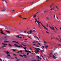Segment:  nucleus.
Segmentation results:
<instances>
[{
    "instance_id": "1",
    "label": "nucleus",
    "mask_w": 61,
    "mask_h": 61,
    "mask_svg": "<svg viewBox=\"0 0 61 61\" xmlns=\"http://www.w3.org/2000/svg\"><path fill=\"white\" fill-rule=\"evenodd\" d=\"M35 49H36V50H35L36 51H35L36 54H37L38 52H40V51H39V50H40V49L38 48H35Z\"/></svg>"
},
{
    "instance_id": "2",
    "label": "nucleus",
    "mask_w": 61,
    "mask_h": 61,
    "mask_svg": "<svg viewBox=\"0 0 61 61\" xmlns=\"http://www.w3.org/2000/svg\"><path fill=\"white\" fill-rule=\"evenodd\" d=\"M23 48H24V49H25V52H30V53H31V52H30V51H27V50H28V49H26L27 48V47H23Z\"/></svg>"
},
{
    "instance_id": "3",
    "label": "nucleus",
    "mask_w": 61,
    "mask_h": 61,
    "mask_svg": "<svg viewBox=\"0 0 61 61\" xmlns=\"http://www.w3.org/2000/svg\"><path fill=\"white\" fill-rule=\"evenodd\" d=\"M40 23V24H41V25H42L43 26V27H44L45 29H46L47 31H48V29H47V28L44 25H43L42 24L41 22Z\"/></svg>"
},
{
    "instance_id": "4",
    "label": "nucleus",
    "mask_w": 61,
    "mask_h": 61,
    "mask_svg": "<svg viewBox=\"0 0 61 61\" xmlns=\"http://www.w3.org/2000/svg\"><path fill=\"white\" fill-rule=\"evenodd\" d=\"M37 24H38V26H39V28H41V27H40V23L39 21H37Z\"/></svg>"
},
{
    "instance_id": "5",
    "label": "nucleus",
    "mask_w": 61,
    "mask_h": 61,
    "mask_svg": "<svg viewBox=\"0 0 61 61\" xmlns=\"http://www.w3.org/2000/svg\"><path fill=\"white\" fill-rule=\"evenodd\" d=\"M49 27L51 29H53V30H55V29H54L53 26H52V27H51L49 26Z\"/></svg>"
},
{
    "instance_id": "6",
    "label": "nucleus",
    "mask_w": 61,
    "mask_h": 61,
    "mask_svg": "<svg viewBox=\"0 0 61 61\" xmlns=\"http://www.w3.org/2000/svg\"><path fill=\"white\" fill-rule=\"evenodd\" d=\"M55 9V7H53L51 8L50 9V11H52V10H54Z\"/></svg>"
},
{
    "instance_id": "7",
    "label": "nucleus",
    "mask_w": 61,
    "mask_h": 61,
    "mask_svg": "<svg viewBox=\"0 0 61 61\" xmlns=\"http://www.w3.org/2000/svg\"><path fill=\"white\" fill-rule=\"evenodd\" d=\"M2 44L4 45V46H2L1 47V48H3V47H4V46L5 47V46H6L7 45V44H5L3 43H2Z\"/></svg>"
},
{
    "instance_id": "8",
    "label": "nucleus",
    "mask_w": 61,
    "mask_h": 61,
    "mask_svg": "<svg viewBox=\"0 0 61 61\" xmlns=\"http://www.w3.org/2000/svg\"><path fill=\"white\" fill-rule=\"evenodd\" d=\"M0 32L1 34H3V35H5V34L4 33H3V31L2 30H0Z\"/></svg>"
},
{
    "instance_id": "9",
    "label": "nucleus",
    "mask_w": 61,
    "mask_h": 61,
    "mask_svg": "<svg viewBox=\"0 0 61 61\" xmlns=\"http://www.w3.org/2000/svg\"><path fill=\"white\" fill-rule=\"evenodd\" d=\"M32 17L33 18H35V17H36V15L35 14L34 15H32Z\"/></svg>"
},
{
    "instance_id": "10",
    "label": "nucleus",
    "mask_w": 61,
    "mask_h": 61,
    "mask_svg": "<svg viewBox=\"0 0 61 61\" xmlns=\"http://www.w3.org/2000/svg\"><path fill=\"white\" fill-rule=\"evenodd\" d=\"M16 37H17V38H22V37H20L19 36H16Z\"/></svg>"
},
{
    "instance_id": "11",
    "label": "nucleus",
    "mask_w": 61,
    "mask_h": 61,
    "mask_svg": "<svg viewBox=\"0 0 61 61\" xmlns=\"http://www.w3.org/2000/svg\"><path fill=\"white\" fill-rule=\"evenodd\" d=\"M14 46H17V47H20V46H18V45H17L16 44H14Z\"/></svg>"
},
{
    "instance_id": "12",
    "label": "nucleus",
    "mask_w": 61,
    "mask_h": 61,
    "mask_svg": "<svg viewBox=\"0 0 61 61\" xmlns=\"http://www.w3.org/2000/svg\"><path fill=\"white\" fill-rule=\"evenodd\" d=\"M52 55V53H51L50 54H49V57H51V55Z\"/></svg>"
},
{
    "instance_id": "13",
    "label": "nucleus",
    "mask_w": 61,
    "mask_h": 61,
    "mask_svg": "<svg viewBox=\"0 0 61 61\" xmlns=\"http://www.w3.org/2000/svg\"><path fill=\"white\" fill-rule=\"evenodd\" d=\"M53 5H54V3H52L51 4V5L50 6V8H51V7H52L53 6Z\"/></svg>"
},
{
    "instance_id": "14",
    "label": "nucleus",
    "mask_w": 61,
    "mask_h": 61,
    "mask_svg": "<svg viewBox=\"0 0 61 61\" xmlns=\"http://www.w3.org/2000/svg\"><path fill=\"white\" fill-rule=\"evenodd\" d=\"M36 42H37V43L38 42V41H34V42H33L32 43H36Z\"/></svg>"
},
{
    "instance_id": "15",
    "label": "nucleus",
    "mask_w": 61,
    "mask_h": 61,
    "mask_svg": "<svg viewBox=\"0 0 61 61\" xmlns=\"http://www.w3.org/2000/svg\"><path fill=\"white\" fill-rule=\"evenodd\" d=\"M29 32H30V34H31L32 33H33V31H32V30H30L29 31Z\"/></svg>"
},
{
    "instance_id": "16",
    "label": "nucleus",
    "mask_w": 61,
    "mask_h": 61,
    "mask_svg": "<svg viewBox=\"0 0 61 61\" xmlns=\"http://www.w3.org/2000/svg\"><path fill=\"white\" fill-rule=\"evenodd\" d=\"M53 58H54V59H56V57H55V56L54 55H53Z\"/></svg>"
},
{
    "instance_id": "17",
    "label": "nucleus",
    "mask_w": 61,
    "mask_h": 61,
    "mask_svg": "<svg viewBox=\"0 0 61 61\" xmlns=\"http://www.w3.org/2000/svg\"><path fill=\"white\" fill-rule=\"evenodd\" d=\"M35 20L36 23V22H37V19H36V18H35Z\"/></svg>"
},
{
    "instance_id": "18",
    "label": "nucleus",
    "mask_w": 61,
    "mask_h": 61,
    "mask_svg": "<svg viewBox=\"0 0 61 61\" xmlns=\"http://www.w3.org/2000/svg\"><path fill=\"white\" fill-rule=\"evenodd\" d=\"M34 37H35L37 39H38V40H39V38H38L37 37H36V36H34Z\"/></svg>"
},
{
    "instance_id": "19",
    "label": "nucleus",
    "mask_w": 61,
    "mask_h": 61,
    "mask_svg": "<svg viewBox=\"0 0 61 61\" xmlns=\"http://www.w3.org/2000/svg\"><path fill=\"white\" fill-rule=\"evenodd\" d=\"M54 54L55 56H56V55H58V54L56 52V53H54Z\"/></svg>"
},
{
    "instance_id": "20",
    "label": "nucleus",
    "mask_w": 61,
    "mask_h": 61,
    "mask_svg": "<svg viewBox=\"0 0 61 61\" xmlns=\"http://www.w3.org/2000/svg\"><path fill=\"white\" fill-rule=\"evenodd\" d=\"M6 54H7V55H9V54H10V53H9V52L8 51H7L6 52Z\"/></svg>"
},
{
    "instance_id": "21",
    "label": "nucleus",
    "mask_w": 61,
    "mask_h": 61,
    "mask_svg": "<svg viewBox=\"0 0 61 61\" xmlns=\"http://www.w3.org/2000/svg\"><path fill=\"white\" fill-rule=\"evenodd\" d=\"M19 52H20V53H22V51H18V52H17V53H19Z\"/></svg>"
},
{
    "instance_id": "22",
    "label": "nucleus",
    "mask_w": 61,
    "mask_h": 61,
    "mask_svg": "<svg viewBox=\"0 0 61 61\" xmlns=\"http://www.w3.org/2000/svg\"><path fill=\"white\" fill-rule=\"evenodd\" d=\"M44 52V50H41L40 52L41 53H42V52Z\"/></svg>"
},
{
    "instance_id": "23",
    "label": "nucleus",
    "mask_w": 61,
    "mask_h": 61,
    "mask_svg": "<svg viewBox=\"0 0 61 61\" xmlns=\"http://www.w3.org/2000/svg\"><path fill=\"white\" fill-rule=\"evenodd\" d=\"M48 45H46V46H45V47L46 48L48 47Z\"/></svg>"
},
{
    "instance_id": "24",
    "label": "nucleus",
    "mask_w": 61,
    "mask_h": 61,
    "mask_svg": "<svg viewBox=\"0 0 61 61\" xmlns=\"http://www.w3.org/2000/svg\"><path fill=\"white\" fill-rule=\"evenodd\" d=\"M55 7H56V9H59V8L57 7V6H56Z\"/></svg>"
},
{
    "instance_id": "25",
    "label": "nucleus",
    "mask_w": 61,
    "mask_h": 61,
    "mask_svg": "<svg viewBox=\"0 0 61 61\" xmlns=\"http://www.w3.org/2000/svg\"><path fill=\"white\" fill-rule=\"evenodd\" d=\"M6 32H7V33H10V32H9V31L7 30L6 31Z\"/></svg>"
},
{
    "instance_id": "26",
    "label": "nucleus",
    "mask_w": 61,
    "mask_h": 61,
    "mask_svg": "<svg viewBox=\"0 0 61 61\" xmlns=\"http://www.w3.org/2000/svg\"><path fill=\"white\" fill-rule=\"evenodd\" d=\"M4 43H5V42H6V43H7V42H8V41H4Z\"/></svg>"
},
{
    "instance_id": "27",
    "label": "nucleus",
    "mask_w": 61,
    "mask_h": 61,
    "mask_svg": "<svg viewBox=\"0 0 61 61\" xmlns=\"http://www.w3.org/2000/svg\"><path fill=\"white\" fill-rule=\"evenodd\" d=\"M9 46H10V47H11V46H12L11 45H10V44H9Z\"/></svg>"
},
{
    "instance_id": "28",
    "label": "nucleus",
    "mask_w": 61,
    "mask_h": 61,
    "mask_svg": "<svg viewBox=\"0 0 61 61\" xmlns=\"http://www.w3.org/2000/svg\"><path fill=\"white\" fill-rule=\"evenodd\" d=\"M26 56L25 55H23V56H25V58H26V56Z\"/></svg>"
},
{
    "instance_id": "29",
    "label": "nucleus",
    "mask_w": 61,
    "mask_h": 61,
    "mask_svg": "<svg viewBox=\"0 0 61 61\" xmlns=\"http://www.w3.org/2000/svg\"><path fill=\"white\" fill-rule=\"evenodd\" d=\"M46 19L48 20H49V18L48 17H46Z\"/></svg>"
},
{
    "instance_id": "30",
    "label": "nucleus",
    "mask_w": 61,
    "mask_h": 61,
    "mask_svg": "<svg viewBox=\"0 0 61 61\" xmlns=\"http://www.w3.org/2000/svg\"><path fill=\"white\" fill-rule=\"evenodd\" d=\"M46 33H47V34H49V32H48L47 31H46Z\"/></svg>"
},
{
    "instance_id": "31",
    "label": "nucleus",
    "mask_w": 61,
    "mask_h": 61,
    "mask_svg": "<svg viewBox=\"0 0 61 61\" xmlns=\"http://www.w3.org/2000/svg\"><path fill=\"white\" fill-rule=\"evenodd\" d=\"M20 36H25V35H22V34H20Z\"/></svg>"
},
{
    "instance_id": "32",
    "label": "nucleus",
    "mask_w": 61,
    "mask_h": 61,
    "mask_svg": "<svg viewBox=\"0 0 61 61\" xmlns=\"http://www.w3.org/2000/svg\"><path fill=\"white\" fill-rule=\"evenodd\" d=\"M19 17H20V18H22V17H21V15H19Z\"/></svg>"
},
{
    "instance_id": "33",
    "label": "nucleus",
    "mask_w": 61,
    "mask_h": 61,
    "mask_svg": "<svg viewBox=\"0 0 61 61\" xmlns=\"http://www.w3.org/2000/svg\"><path fill=\"white\" fill-rule=\"evenodd\" d=\"M21 44V45H23V46H26L25 45L23 44V43H22V44Z\"/></svg>"
},
{
    "instance_id": "34",
    "label": "nucleus",
    "mask_w": 61,
    "mask_h": 61,
    "mask_svg": "<svg viewBox=\"0 0 61 61\" xmlns=\"http://www.w3.org/2000/svg\"><path fill=\"white\" fill-rule=\"evenodd\" d=\"M39 58V56H37V58H38H38Z\"/></svg>"
},
{
    "instance_id": "35",
    "label": "nucleus",
    "mask_w": 61,
    "mask_h": 61,
    "mask_svg": "<svg viewBox=\"0 0 61 61\" xmlns=\"http://www.w3.org/2000/svg\"><path fill=\"white\" fill-rule=\"evenodd\" d=\"M19 56H22V57H23V55H19Z\"/></svg>"
},
{
    "instance_id": "36",
    "label": "nucleus",
    "mask_w": 61,
    "mask_h": 61,
    "mask_svg": "<svg viewBox=\"0 0 61 61\" xmlns=\"http://www.w3.org/2000/svg\"><path fill=\"white\" fill-rule=\"evenodd\" d=\"M33 32H36V31L35 30H33Z\"/></svg>"
},
{
    "instance_id": "37",
    "label": "nucleus",
    "mask_w": 61,
    "mask_h": 61,
    "mask_svg": "<svg viewBox=\"0 0 61 61\" xmlns=\"http://www.w3.org/2000/svg\"><path fill=\"white\" fill-rule=\"evenodd\" d=\"M20 46V47H21V48H22L23 47V46H22V45H21Z\"/></svg>"
},
{
    "instance_id": "38",
    "label": "nucleus",
    "mask_w": 61,
    "mask_h": 61,
    "mask_svg": "<svg viewBox=\"0 0 61 61\" xmlns=\"http://www.w3.org/2000/svg\"><path fill=\"white\" fill-rule=\"evenodd\" d=\"M12 42H13V43H15V42H16V41H13Z\"/></svg>"
},
{
    "instance_id": "39",
    "label": "nucleus",
    "mask_w": 61,
    "mask_h": 61,
    "mask_svg": "<svg viewBox=\"0 0 61 61\" xmlns=\"http://www.w3.org/2000/svg\"><path fill=\"white\" fill-rule=\"evenodd\" d=\"M3 8H4V9L5 10V7H4V6H3Z\"/></svg>"
},
{
    "instance_id": "40",
    "label": "nucleus",
    "mask_w": 61,
    "mask_h": 61,
    "mask_svg": "<svg viewBox=\"0 0 61 61\" xmlns=\"http://www.w3.org/2000/svg\"><path fill=\"white\" fill-rule=\"evenodd\" d=\"M41 47L42 48H44V46H42Z\"/></svg>"
},
{
    "instance_id": "41",
    "label": "nucleus",
    "mask_w": 61,
    "mask_h": 61,
    "mask_svg": "<svg viewBox=\"0 0 61 61\" xmlns=\"http://www.w3.org/2000/svg\"><path fill=\"white\" fill-rule=\"evenodd\" d=\"M47 26L48 27V24H47Z\"/></svg>"
},
{
    "instance_id": "42",
    "label": "nucleus",
    "mask_w": 61,
    "mask_h": 61,
    "mask_svg": "<svg viewBox=\"0 0 61 61\" xmlns=\"http://www.w3.org/2000/svg\"><path fill=\"white\" fill-rule=\"evenodd\" d=\"M13 51H16V50H13Z\"/></svg>"
},
{
    "instance_id": "43",
    "label": "nucleus",
    "mask_w": 61,
    "mask_h": 61,
    "mask_svg": "<svg viewBox=\"0 0 61 61\" xmlns=\"http://www.w3.org/2000/svg\"><path fill=\"white\" fill-rule=\"evenodd\" d=\"M33 29H34V30H36V29L35 28H33Z\"/></svg>"
},
{
    "instance_id": "44",
    "label": "nucleus",
    "mask_w": 61,
    "mask_h": 61,
    "mask_svg": "<svg viewBox=\"0 0 61 61\" xmlns=\"http://www.w3.org/2000/svg\"><path fill=\"white\" fill-rule=\"evenodd\" d=\"M29 38H30V39H32V38H31L29 37H28Z\"/></svg>"
},
{
    "instance_id": "45",
    "label": "nucleus",
    "mask_w": 61,
    "mask_h": 61,
    "mask_svg": "<svg viewBox=\"0 0 61 61\" xmlns=\"http://www.w3.org/2000/svg\"><path fill=\"white\" fill-rule=\"evenodd\" d=\"M27 33H28V34H29V31H28L27 32Z\"/></svg>"
},
{
    "instance_id": "46",
    "label": "nucleus",
    "mask_w": 61,
    "mask_h": 61,
    "mask_svg": "<svg viewBox=\"0 0 61 61\" xmlns=\"http://www.w3.org/2000/svg\"><path fill=\"white\" fill-rule=\"evenodd\" d=\"M36 61V60H33L32 61Z\"/></svg>"
},
{
    "instance_id": "47",
    "label": "nucleus",
    "mask_w": 61,
    "mask_h": 61,
    "mask_svg": "<svg viewBox=\"0 0 61 61\" xmlns=\"http://www.w3.org/2000/svg\"><path fill=\"white\" fill-rule=\"evenodd\" d=\"M49 1V0H46V2H47V1Z\"/></svg>"
},
{
    "instance_id": "48",
    "label": "nucleus",
    "mask_w": 61,
    "mask_h": 61,
    "mask_svg": "<svg viewBox=\"0 0 61 61\" xmlns=\"http://www.w3.org/2000/svg\"><path fill=\"white\" fill-rule=\"evenodd\" d=\"M30 49H31V50H32V49L31 48H30Z\"/></svg>"
},
{
    "instance_id": "49",
    "label": "nucleus",
    "mask_w": 61,
    "mask_h": 61,
    "mask_svg": "<svg viewBox=\"0 0 61 61\" xmlns=\"http://www.w3.org/2000/svg\"><path fill=\"white\" fill-rule=\"evenodd\" d=\"M2 60L1 59H0V61H2Z\"/></svg>"
},
{
    "instance_id": "50",
    "label": "nucleus",
    "mask_w": 61,
    "mask_h": 61,
    "mask_svg": "<svg viewBox=\"0 0 61 61\" xmlns=\"http://www.w3.org/2000/svg\"><path fill=\"white\" fill-rule=\"evenodd\" d=\"M44 56H48L46 55H44Z\"/></svg>"
},
{
    "instance_id": "51",
    "label": "nucleus",
    "mask_w": 61,
    "mask_h": 61,
    "mask_svg": "<svg viewBox=\"0 0 61 61\" xmlns=\"http://www.w3.org/2000/svg\"><path fill=\"white\" fill-rule=\"evenodd\" d=\"M16 43H17V44H18V42H15Z\"/></svg>"
},
{
    "instance_id": "52",
    "label": "nucleus",
    "mask_w": 61,
    "mask_h": 61,
    "mask_svg": "<svg viewBox=\"0 0 61 61\" xmlns=\"http://www.w3.org/2000/svg\"><path fill=\"white\" fill-rule=\"evenodd\" d=\"M61 45L60 44H59V46H61Z\"/></svg>"
},
{
    "instance_id": "53",
    "label": "nucleus",
    "mask_w": 61,
    "mask_h": 61,
    "mask_svg": "<svg viewBox=\"0 0 61 61\" xmlns=\"http://www.w3.org/2000/svg\"><path fill=\"white\" fill-rule=\"evenodd\" d=\"M8 56L10 57V55H8Z\"/></svg>"
},
{
    "instance_id": "54",
    "label": "nucleus",
    "mask_w": 61,
    "mask_h": 61,
    "mask_svg": "<svg viewBox=\"0 0 61 61\" xmlns=\"http://www.w3.org/2000/svg\"><path fill=\"white\" fill-rule=\"evenodd\" d=\"M25 39V40H27V39Z\"/></svg>"
},
{
    "instance_id": "55",
    "label": "nucleus",
    "mask_w": 61,
    "mask_h": 61,
    "mask_svg": "<svg viewBox=\"0 0 61 61\" xmlns=\"http://www.w3.org/2000/svg\"><path fill=\"white\" fill-rule=\"evenodd\" d=\"M47 43V42H46V41H45V42H44V43Z\"/></svg>"
},
{
    "instance_id": "56",
    "label": "nucleus",
    "mask_w": 61,
    "mask_h": 61,
    "mask_svg": "<svg viewBox=\"0 0 61 61\" xmlns=\"http://www.w3.org/2000/svg\"><path fill=\"white\" fill-rule=\"evenodd\" d=\"M26 19V18H24L23 19Z\"/></svg>"
},
{
    "instance_id": "57",
    "label": "nucleus",
    "mask_w": 61,
    "mask_h": 61,
    "mask_svg": "<svg viewBox=\"0 0 61 61\" xmlns=\"http://www.w3.org/2000/svg\"><path fill=\"white\" fill-rule=\"evenodd\" d=\"M54 11L55 12H56V10H54Z\"/></svg>"
},
{
    "instance_id": "58",
    "label": "nucleus",
    "mask_w": 61,
    "mask_h": 61,
    "mask_svg": "<svg viewBox=\"0 0 61 61\" xmlns=\"http://www.w3.org/2000/svg\"><path fill=\"white\" fill-rule=\"evenodd\" d=\"M28 54H29V53H28H28H27V55H28Z\"/></svg>"
},
{
    "instance_id": "59",
    "label": "nucleus",
    "mask_w": 61,
    "mask_h": 61,
    "mask_svg": "<svg viewBox=\"0 0 61 61\" xmlns=\"http://www.w3.org/2000/svg\"><path fill=\"white\" fill-rule=\"evenodd\" d=\"M46 11H44L45 13H46Z\"/></svg>"
},
{
    "instance_id": "60",
    "label": "nucleus",
    "mask_w": 61,
    "mask_h": 61,
    "mask_svg": "<svg viewBox=\"0 0 61 61\" xmlns=\"http://www.w3.org/2000/svg\"><path fill=\"white\" fill-rule=\"evenodd\" d=\"M38 45H40V43H38Z\"/></svg>"
},
{
    "instance_id": "61",
    "label": "nucleus",
    "mask_w": 61,
    "mask_h": 61,
    "mask_svg": "<svg viewBox=\"0 0 61 61\" xmlns=\"http://www.w3.org/2000/svg\"><path fill=\"white\" fill-rule=\"evenodd\" d=\"M13 55H14L15 56H16V55H15V54H13Z\"/></svg>"
},
{
    "instance_id": "62",
    "label": "nucleus",
    "mask_w": 61,
    "mask_h": 61,
    "mask_svg": "<svg viewBox=\"0 0 61 61\" xmlns=\"http://www.w3.org/2000/svg\"><path fill=\"white\" fill-rule=\"evenodd\" d=\"M19 25H21V23H19Z\"/></svg>"
},
{
    "instance_id": "63",
    "label": "nucleus",
    "mask_w": 61,
    "mask_h": 61,
    "mask_svg": "<svg viewBox=\"0 0 61 61\" xmlns=\"http://www.w3.org/2000/svg\"><path fill=\"white\" fill-rule=\"evenodd\" d=\"M5 38H7V37H5Z\"/></svg>"
},
{
    "instance_id": "64",
    "label": "nucleus",
    "mask_w": 61,
    "mask_h": 61,
    "mask_svg": "<svg viewBox=\"0 0 61 61\" xmlns=\"http://www.w3.org/2000/svg\"><path fill=\"white\" fill-rule=\"evenodd\" d=\"M24 33H26V31H24Z\"/></svg>"
}]
</instances>
